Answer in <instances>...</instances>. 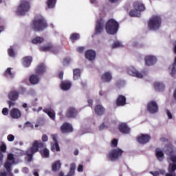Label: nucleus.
Here are the masks:
<instances>
[{"label": "nucleus", "instance_id": "338daca9", "mask_svg": "<svg viewBox=\"0 0 176 176\" xmlns=\"http://www.w3.org/2000/svg\"><path fill=\"white\" fill-rule=\"evenodd\" d=\"M33 175H34V176H39V174L38 173V171H36V170H34Z\"/></svg>", "mask_w": 176, "mask_h": 176}, {"label": "nucleus", "instance_id": "2f4dec72", "mask_svg": "<svg viewBox=\"0 0 176 176\" xmlns=\"http://www.w3.org/2000/svg\"><path fill=\"white\" fill-rule=\"evenodd\" d=\"M154 88L157 91H163V90H164V84L162 82H155L154 83Z\"/></svg>", "mask_w": 176, "mask_h": 176}, {"label": "nucleus", "instance_id": "f3484780", "mask_svg": "<svg viewBox=\"0 0 176 176\" xmlns=\"http://www.w3.org/2000/svg\"><path fill=\"white\" fill-rule=\"evenodd\" d=\"M118 130L120 131V133H122V134H130V127L127 126V124L124 122H121L118 125Z\"/></svg>", "mask_w": 176, "mask_h": 176}, {"label": "nucleus", "instance_id": "79ce46f5", "mask_svg": "<svg viewBox=\"0 0 176 176\" xmlns=\"http://www.w3.org/2000/svg\"><path fill=\"white\" fill-rule=\"evenodd\" d=\"M108 129V126L105 124V123L102 122L98 126L99 131H102L103 130H107Z\"/></svg>", "mask_w": 176, "mask_h": 176}, {"label": "nucleus", "instance_id": "a18cd8bd", "mask_svg": "<svg viewBox=\"0 0 176 176\" xmlns=\"http://www.w3.org/2000/svg\"><path fill=\"white\" fill-rule=\"evenodd\" d=\"M16 100H8V104L9 105V108H11V107H14L16 105Z\"/></svg>", "mask_w": 176, "mask_h": 176}, {"label": "nucleus", "instance_id": "ea45409f", "mask_svg": "<svg viewBox=\"0 0 176 176\" xmlns=\"http://www.w3.org/2000/svg\"><path fill=\"white\" fill-rule=\"evenodd\" d=\"M80 38V36L78 33H73L70 35V39L72 41H76Z\"/></svg>", "mask_w": 176, "mask_h": 176}, {"label": "nucleus", "instance_id": "cd10ccee", "mask_svg": "<svg viewBox=\"0 0 176 176\" xmlns=\"http://www.w3.org/2000/svg\"><path fill=\"white\" fill-rule=\"evenodd\" d=\"M76 113H78V111H76L74 107H70L67 111L66 116H67V118H75Z\"/></svg>", "mask_w": 176, "mask_h": 176}, {"label": "nucleus", "instance_id": "0e129e2a", "mask_svg": "<svg viewBox=\"0 0 176 176\" xmlns=\"http://www.w3.org/2000/svg\"><path fill=\"white\" fill-rule=\"evenodd\" d=\"M174 53L176 54V41L173 42Z\"/></svg>", "mask_w": 176, "mask_h": 176}, {"label": "nucleus", "instance_id": "6ab92c4d", "mask_svg": "<svg viewBox=\"0 0 176 176\" xmlns=\"http://www.w3.org/2000/svg\"><path fill=\"white\" fill-rule=\"evenodd\" d=\"M94 112L96 115L101 116L105 113V108L101 104H97L94 107Z\"/></svg>", "mask_w": 176, "mask_h": 176}, {"label": "nucleus", "instance_id": "dca6fc26", "mask_svg": "<svg viewBox=\"0 0 176 176\" xmlns=\"http://www.w3.org/2000/svg\"><path fill=\"white\" fill-rule=\"evenodd\" d=\"M60 131L63 133V134H67V133H72V131H74V129L71 124L65 122L60 126Z\"/></svg>", "mask_w": 176, "mask_h": 176}, {"label": "nucleus", "instance_id": "09e8293b", "mask_svg": "<svg viewBox=\"0 0 176 176\" xmlns=\"http://www.w3.org/2000/svg\"><path fill=\"white\" fill-rule=\"evenodd\" d=\"M71 63V58H67L63 60L64 65H67V64H69Z\"/></svg>", "mask_w": 176, "mask_h": 176}, {"label": "nucleus", "instance_id": "c03bdc74", "mask_svg": "<svg viewBox=\"0 0 176 176\" xmlns=\"http://www.w3.org/2000/svg\"><path fill=\"white\" fill-rule=\"evenodd\" d=\"M7 140L10 142H13V141H14V135H13L12 134L8 135L7 137Z\"/></svg>", "mask_w": 176, "mask_h": 176}, {"label": "nucleus", "instance_id": "49530a36", "mask_svg": "<svg viewBox=\"0 0 176 176\" xmlns=\"http://www.w3.org/2000/svg\"><path fill=\"white\" fill-rule=\"evenodd\" d=\"M166 113L168 119H173V113H171V111H170V110H166Z\"/></svg>", "mask_w": 176, "mask_h": 176}, {"label": "nucleus", "instance_id": "58836bf2", "mask_svg": "<svg viewBox=\"0 0 176 176\" xmlns=\"http://www.w3.org/2000/svg\"><path fill=\"white\" fill-rule=\"evenodd\" d=\"M47 4L49 9H53L56 6V0H48Z\"/></svg>", "mask_w": 176, "mask_h": 176}, {"label": "nucleus", "instance_id": "7c9ffc66", "mask_svg": "<svg viewBox=\"0 0 176 176\" xmlns=\"http://www.w3.org/2000/svg\"><path fill=\"white\" fill-rule=\"evenodd\" d=\"M29 80L32 85H38L39 83V76L35 74L31 75Z\"/></svg>", "mask_w": 176, "mask_h": 176}, {"label": "nucleus", "instance_id": "3c124183", "mask_svg": "<svg viewBox=\"0 0 176 176\" xmlns=\"http://www.w3.org/2000/svg\"><path fill=\"white\" fill-rule=\"evenodd\" d=\"M3 153L2 152H0V167L3 164Z\"/></svg>", "mask_w": 176, "mask_h": 176}, {"label": "nucleus", "instance_id": "69168bd1", "mask_svg": "<svg viewBox=\"0 0 176 176\" xmlns=\"http://www.w3.org/2000/svg\"><path fill=\"white\" fill-rule=\"evenodd\" d=\"M90 3H94V5H96V3H97V0H89Z\"/></svg>", "mask_w": 176, "mask_h": 176}, {"label": "nucleus", "instance_id": "052dcab7", "mask_svg": "<svg viewBox=\"0 0 176 176\" xmlns=\"http://www.w3.org/2000/svg\"><path fill=\"white\" fill-rule=\"evenodd\" d=\"M75 168H76V165H75V164H72L70 165V170H73L75 171Z\"/></svg>", "mask_w": 176, "mask_h": 176}, {"label": "nucleus", "instance_id": "a878e982", "mask_svg": "<svg viewBox=\"0 0 176 176\" xmlns=\"http://www.w3.org/2000/svg\"><path fill=\"white\" fill-rule=\"evenodd\" d=\"M155 156L159 162H163L164 160V153L160 148H157L155 150Z\"/></svg>", "mask_w": 176, "mask_h": 176}, {"label": "nucleus", "instance_id": "bb28decb", "mask_svg": "<svg viewBox=\"0 0 176 176\" xmlns=\"http://www.w3.org/2000/svg\"><path fill=\"white\" fill-rule=\"evenodd\" d=\"M43 149L40 150V153L44 159H47L50 156V151H49V149H47L45 146H43Z\"/></svg>", "mask_w": 176, "mask_h": 176}, {"label": "nucleus", "instance_id": "6e6d98bb", "mask_svg": "<svg viewBox=\"0 0 176 176\" xmlns=\"http://www.w3.org/2000/svg\"><path fill=\"white\" fill-rule=\"evenodd\" d=\"M0 151H1V152H5V151H6V145L4 144H1L0 146Z\"/></svg>", "mask_w": 176, "mask_h": 176}, {"label": "nucleus", "instance_id": "4468645a", "mask_svg": "<svg viewBox=\"0 0 176 176\" xmlns=\"http://www.w3.org/2000/svg\"><path fill=\"white\" fill-rule=\"evenodd\" d=\"M102 31H104V19L100 18L97 20L95 34L98 35L99 34H101Z\"/></svg>", "mask_w": 176, "mask_h": 176}, {"label": "nucleus", "instance_id": "864d4df0", "mask_svg": "<svg viewBox=\"0 0 176 176\" xmlns=\"http://www.w3.org/2000/svg\"><path fill=\"white\" fill-rule=\"evenodd\" d=\"M48 140H49V138L47 137V135H43L42 136V141H43V142H47Z\"/></svg>", "mask_w": 176, "mask_h": 176}, {"label": "nucleus", "instance_id": "b1692460", "mask_svg": "<svg viewBox=\"0 0 176 176\" xmlns=\"http://www.w3.org/2000/svg\"><path fill=\"white\" fill-rule=\"evenodd\" d=\"M4 75L5 76H6V78H8L9 79L14 78V69H13V68L12 67H8L6 72H4Z\"/></svg>", "mask_w": 176, "mask_h": 176}, {"label": "nucleus", "instance_id": "a19ab883", "mask_svg": "<svg viewBox=\"0 0 176 176\" xmlns=\"http://www.w3.org/2000/svg\"><path fill=\"white\" fill-rule=\"evenodd\" d=\"M165 173L164 170H160V171L150 172V174H152L153 176H159L160 174H164Z\"/></svg>", "mask_w": 176, "mask_h": 176}, {"label": "nucleus", "instance_id": "c9c22d12", "mask_svg": "<svg viewBox=\"0 0 176 176\" xmlns=\"http://www.w3.org/2000/svg\"><path fill=\"white\" fill-rule=\"evenodd\" d=\"M74 79V80H78L80 78V69H75L73 70Z\"/></svg>", "mask_w": 176, "mask_h": 176}, {"label": "nucleus", "instance_id": "f257e3e1", "mask_svg": "<svg viewBox=\"0 0 176 176\" xmlns=\"http://www.w3.org/2000/svg\"><path fill=\"white\" fill-rule=\"evenodd\" d=\"M164 152L168 156H170L168 162L169 166L168 168V173L166 174V176H176L174 171L176 170V155L174 154V150H173V146L170 145L164 148Z\"/></svg>", "mask_w": 176, "mask_h": 176}, {"label": "nucleus", "instance_id": "a211bd4d", "mask_svg": "<svg viewBox=\"0 0 176 176\" xmlns=\"http://www.w3.org/2000/svg\"><path fill=\"white\" fill-rule=\"evenodd\" d=\"M10 116H11L12 119H19L21 118V112L20 110H19V109L14 108L11 109Z\"/></svg>", "mask_w": 176, "mask_h": 176}, {"label": "nucleus", "instance_id": "423d86ee", "mask_svg": "<svg viewBox=\"0 0 176 176\" xmlns=\"http://www.w3.org/2000/svg\"><path fill=\"white\" fill-rule=\"evenodd\" d=\"M126 72L129 76H133V78H138L139 79H142L146 75V72H139L133 66L127 67Z\"/></svg>", "mask_w": 176, "mask_h": 176}, {"label": "nucleus", "instance_id": "e433bc0d", "mask_svg": "<svg viewBox=\"0 0 176 176\" xmlns=\"http://www.w3.org/2000/svg\"><path fill=\"white\" fill-rule=\"evenodd\" d=\"M8 54L10 57L14 58L16 56H17V54L16 52H14V46H10V48H8Z\"/></svg>", "mask_w": 176, "mask_h": 176}, {"label": "nucleus", "instance_id": "9d476101", "mask_svg": "<svg viewBox=\"0 0 176 176\" xmlns=\"http://www.w3.org/2000/svg\"><path fill=\"white\" fill-rule=\"evenodd\" d=\"M146 108L149 113H157L159 112V105L156 101H149L147 104Z\"/></svg>", "mask_w": 176, "mask_h": 176}, {"label": "nucleus", "instance_id": "0eeeda50", "mask_svg": "<svg viewBox=\"0 0 176 176\" xmlns=\"http://www.w3.org/2000/svg\"><path fill=\"white\" fill-rule=\"evenodd\" d=\"M30 2L23 0L20 2L16 9V14H19V16H24V14H25V13L30 10Z\"/></svg>", "mask_w": 176, "mask_h": 176}, {"label": "nucleus", "instance_id": "bf43d9fd", "mask_svg": "<svg viewBox=\"0 0 176 176\" xmlns=\"http://www.w3.org/2000/svg\"><path fill=\"white\" fill-rule=\"evenodd\" d=\"M22 107H23V108H25V111L26 112H28V105L27 104V103H23V104H22Z\"/></svg>", "mask_w": 176, "mask_h": 176}, {"label": "nucleus", "instance_id": "5701e85b", "mask_svg": "<svg viewBox=\"0 0 176 176\" xmlns=\"http://www.w3.org/2000/svg\"><path fill=\"white\" fill-rule=\"evenodd\" d=\"M39 49L41 52H54V47L51 43L41 45Z\"/></svg>", "mask_w": 176, "mask_h": 176}, {"label": "nucleus", "instance_id": "37998d69", "mask_svg": "<svg viewBox=\"0 0 176 176\" xmlns=\"http://www.w3.org/2000/svg\"><path fill=\"white\" fill-rule=\"evenodd\" d=\"M25 127H28V129H34V124L30 122H27L25 124Z\"/></svg>", "mask_w": 176, "mask_h": 176}, {"label": "nucleus", "instance_id": "4c0bfd02", "mask_svg": "<svg viewBox=\"0 0 176 176\" xmlns=\"http://www.w3.org/2000/svg\"><path fill=\"white\" fill-rule=\"evenodd\" d=\"M124 45L123 43H122L121 41H115L113 44H112V47L113 49H116L118 47H123Z\"/></svg>", "mask_w": 176, "mask_h": 176}, {"label": "nucleus", "instance_id": "1a4fd4ad", "mask_svg": "<svg viewBox=\"0 0 176 176\" xmlns=\"http://www.w3.org/2000/svg\"><path fill=\"white\" fill-rule=\"evenodd\" d=\"M123 155V151L120 148H115L111 151L108 155V159L110 160H116Z\"/></svg>", "mask_w": 176, "mask_h": 176}, {"label": "nucleus", "instance_id": "8fccbe9b", "mask_svg": "<svg viewBox=\"0 0 176 176\" xmlns=\"http://www.w3.org/2000/svg\"><path fill=\"white\" fill-rule=\"evenodd\" d=\"M87 102L89 104V106L91 107V108H93V99L89 98L88 100H87Z\"/></svg>", "mask_w": 176, "mask_h": 176}, {"label": "nucleus", "instance_id": "7ed1b4c3", "mask_svg": "<svg viewBox=\"0 0 176 176\" xmlns=\"http://www.w3.org/2000/svg\"><path fill=\"white\" fill-rule=\"evenodd\" d=\"M47 27L45 18L40 16L35 18L30 24V28L34 31H43Z\"/></svg>", "mask_w": 176, "mask_h": 176}, {"label": "nucleus", "instance_id": "4be33fe9", "mask_svg": "<svg viewBox=\"0 0 176 176\" xmlns=\"http://www.w3.org/2000/svg\"><path fill=\"white\" fill-rule=\"evenodd\" d=\"M31 63H32V57L31 56H25L22 59V65L24 68H28L31 65Z\"/></svg>", "mask_w": 176, "mask_h": 176}, {"label": "nucleus", "instance_id": "13d9d810", "mask_svg": "<svg viewBox=\"0 0 176 176\" xmlns=\"http://www.w3.org/2000/svg\"><path fill=\"white\" fill-rule=\"evenodd\" d=\"M77 171H78V173H82V171H83V165L80 164L77 168Z\"/></svg>", "mask_w": 176, "mask_h": 176}, {"label": "nucleus", "instance_id": "4d7b16f0", "mask_svg": "<svg viewBox=\"0 0 176 176\" xmlns=\"http://www.w3.org/2000/svg\"><path fill=\"white\" fill-rule=\"evenodd\" d=\"M84 51H85V47H79L77 48V52L78 53H83Z\"/></svg>", "mask_w": 176, "mask_h": 176}, {"label": "nucleus", "instance_id": "ddd939ff", "mask_svg": "<svg viewBox=\"0 0 176 176\" xmlns=\"http://www.w3.org/2000/svg\"><path fill=\"white\" fill-rule=\"evenodd\" d=\"M136 141L138 144H142V145L148 144L151 141V135L148 134H140L137 137Z\"/></svg>", "mask_w": 176, "mask_h": 176}, {"label": "nucleus", "instance_id": "f03ea898", "mask_svg": "<svg viewBox=\"0 0 176 176\" xmlns=\"http://www.w3.org/2000/svg\"><path fill=\"white\" fill-rule=\"evenodd\" d=\"M44 144L39 140H34L32 143V146L26 151V160L27 162H31L32 160V156L39 151V148H43Z\"/></svg>", "mask_w": 176, "mask_h": 176}, {"label": "nucleus", "instance_id": "9b49d317", "mask_svg": "<svg viewBox=\"0 0 176 176\" xmlns=\"http://www.w3.org/2000/svg\"><path fill=\"white\" fill-rule=\"evenodd\" d=\"M157 63V58L153 55H147L144 57V64L147 67H152Z\"/></svg>", "mask_w": 176, "mask_h": 176}, {"label": "nucleus", "instance_id": "c756f323", "mask_svg": "<svg viewBox=\"0 0 176 176\" xmlns=\"http://www.w3.org/2000/svg\"><path fill=\"white\" fill-rule=\"evenodd\" d=\"M116 103L118 107H123V105H126V97L120 96L117 99Z\"/></svg>", "mask_w": 176, "mask_h": 176}, {"label": "nucleus", "instance_id": "f8f14e48", "mask_svg": "<svg viewBox=\"0 0 176 176\" xmlns=\"http://www.w3.org/2000/svg\"><path fill=\"white\" fill-rule=\"evenodd\" d=\"M51 138H52V142H51V149L52 152H60V146L57 141L58 136L57 135H51Z\"/></svg>", "mask_w": 176, "mask_h": 176}, {"label": "nucleus", "instance_id": "393cba45", "mask_svg": "<svg viewBox=\"0 0 176 176\" xmlns=\"http://www.w3.org/2000/svg\"><path fill=\"white\" fill-rule=\"evenodd\" d=\"M72 84L69 80H65L61 82L60 89L64 91L69 90Z\"/></svg>", "mask_w": 176, "mask_h": 176}, {"label": "nucleus", "instance_id": "c85d7f7f", "mask_svg": "<svg viewBox=\"0 0 176 176\" xmlns=\"http://www.w3.org/2000/svg\"><path fill=\"white\" fill-rule=\"evenodd\" d=\"M45 71H46V67L43 64L38 65L35 69L36 74H37L38 75H42V74H43Z\"/></svg>", "mask_w": 176, "mask_h": 176}, {"label": "nucleus", "instance_id": "2eb2a0df", "mask_svg": "<svg viewBox=\"0 0 176 176\" xmlns=\"http://www.w3.org/2000/svg\"><path fill=\"white\" fill-rule=\"evenodd\" d=\"M20 97V93L16 89H12L8 94V98L11 101H17Z\"/></svg>", "mask_w": 176, "mask_h": 176}, {"label": "nucleus", "instance_id": "473e14b6", "mask_svg": "<svg viewBox=\"0 0 176 176\" xmlns=\"http://www.w3.org/2000/svg\"><path fill=\"white\" fill-rule=\"evenodd\" d=\"M43 112L47 113L52 120H54L56 119V113L54 112V111L50 109H44Z\"/></svg>", "mask_w": 176, "mask_h": 176}, {"label": "nucleus", "instance_id": "774afa93", "mask_svg": "<svg viewBox=\"0 0 176 176\" xmlns=\"http://www.w3.org/2000/svg\"><path fill=\"white\" fill-rule=\"evenodd\" d=\"M5 30V28L2 25H0V34L1 32H2V31H4Z\"/></svg>", "mask_w": 176, "mask_h": 176}, {"label": "nucleus", "instance_id": "39448f33", "mask_svg": "<svg viewBox=\"0 0 176 176\" xmlns=\"http://www.w3.org/2000/svg\"><path fill=\"white\" fill-rule=\"evenodd\" d=\"M119 30V23L115 19H109L105 25V30L109 35H115Z\"/></svg>", "mask_w": 176, "mask_h": 176}, {"label": "nucleus", "instance_id": "5fc2aeb1", "mask_svg": "<svg viewBox=\"0 0 176 176\" xmlns=\"http://www.w3.org/2000/svg\"><path fill=\"white\" fill-rule=\"evenodd\" d=\"M75 175V170L70 169L69 173L66 176H74Z\"/></svg>", "mask_w": 176, "mask_h": 176}, {"label": "nucleus", "instance_id": "603ef678", "mask_svg": "<svg viewBox=\"0 0 176 176\" xmlns=\"http://www.w3.org/2000/svg\"><path fill=\"white\" fill-rule=\"evenodd\" d=\"M116 145H118V140L113 139L111 141V146H116Z\"/></svg>", "mask_w": 176, "mask_h": 176}, {"label": "nucleus", "instance_id": "e2e57ef3", "mask_svg": "<svg viewBox=\"0 0 176 176\" xmlns=\"http://www.w3.org/2000/svg\"><path fill=\"white\" fill-rule=\"evenodd\" d=\"M23 173H25V174H27L28 173V168H22Z\"/></svg>", "mask_w": 176, "mask_h": 176}, {"label": "nucleus", "instance_id": "6e6552de", "mask_svg": "<svg viewBox=\"0 0 176 176\" xmlns=\"http://www.w3.org/2000/svg\"><path fill=\"white\" fill-rule=\"evenodd\" d=\"M134 9L137 10L135 13H134V11H130L129 15L131 17H140L141 16V12L145 10V6L142 3L136 2L134 3Z\"/></svg>", "mask_w": 176, "mask_h": 176}, {"label": "nucleus", "instance_id": "412c9836", "mask_svg": "<svg viewBox=\"0 0 176 176\" xmlns=\"http://www.w3.org/2000/svg\"><path fill=\"white\" fill-rule=\"evenodd\" d=\"M103 82H111L112 80V73L111 72H105L101 76Z\"/></svg>", "mask_w": 176, "mask_h": 176}, {"label": "nucleus", "instance_id": "de8ad7c7", "mask_svg": "<svg viewBox=\"0 0 176 176\" xmlns=\"http://www.w3.org/2000/svg\"><path fill=\"white\" fill-rule=\"evenodd\" d=\"M2 113L5 116H8V115H9V109H8V108H3L2 110Z\"/></svg>", "mask_w": 176, "mask_h": 176}, {"label": "nucleus", "instance_id": "f704fd0d", "mask_svg": "<svg viewBox=\"0 0 176 176\" xmlns=\"http://www.w3.org/2000/svg\"><path fill=\"white\" fill-rule=\"evenodd\" d=\"M43 41H44L43 38L41 36H36L32 40V43H33L34 45H38L39 43H42Z\"/></svg>", "mask_w": 176, "mask_h": 176}, {"label": "nucleus", "instance_id": "20e7f679", "mask_svg": "<svg viewBox=\"0 0 176 176\" xmlns=\"http://www.w3.org/2000/svg\"><path fill=\"white\" fill-rule=\"evenodd\" d=\"M148 27L149 30L152 31H156L162 27V17L159 15H153L152 18H150L148 23Z\"/></svg>", "mask_w": 176, "mask_h": 176}, {"label": "nucleus", "instance_id": "72a5a7b5", "mask_svg": "<svg viewBox=\"0 0 176 176\" xmlns=\"http://www.w3.org/2000/svg\"><path fill=\"white\" fill-rule=\"evenodd\" d=\"M61 168V162L60 161L55 162L52 166V169L53 171H58Z\"/></svg>", "mask_w": 176, "mask_h": 176}, {"label": "nucleus", "instance_id": "680f3d73", "mask_svg": "<svg viewBox=\"0 0 176 176\" xmlns=\"http://www.w3.org/2000/svg\"><path fill=\"white\" fill-rule=\"evenodd\" d=\"M63 76H64V73H63V72H60L58 74V78H59L60 79H63Z\"/></svg>", "mask_w": 176, "mask_h": 176}, {"label": "nucleus", "instance_id": "aec40b11", "mask_svg": "<svg viewBox=\"0 0 176 176\" xmlns=\"http://www.w3.org/2000/svg\"><path fill=\"white\" fill-rule=\"evenodd\" d=\"M96 54L94 50H89L85 52V57L89 61H94V60H96Z\"/></svg>", "mask_w": 176, "mask_h": 176}]
</instances>
